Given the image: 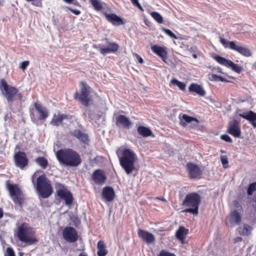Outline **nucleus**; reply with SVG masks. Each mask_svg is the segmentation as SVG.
Masks as SVG:
<instances>
[{
    "label": "nucleus",
    "mask_w": 256,
    "mask_h": 256,
    "mask_svg": "<svg viewBox=\"0 0 256 256\" xmlns=\"http://www.w3.org/2000/svg\"><path fill=\"white\" fill-rule=\"evenodd\" d=\"M122 154L120 156L118 151L116 152L120 164L127 174L132 173L135 170V163L138 158L134 152L128 148H123Z\"/></svg>",
    "instance_id": "obj_1"
},
{
    "label": "nucleus",
    "mask_w": 256,
    "mask_h": 256,
    "mask_svg": "<svg viewBox=\"0 0 256 256\" xmlns=\"http://www.w3.org/2000/svg\"><path fill=\"white\" fill-rule=\"evenodd\" d=\"M56 154L59 162L66 166H77L82 162L79 154L72 149L58 150Z\"/></svg>",
    "instance_id": "obj_2"
},
{
    "label": "nucleus",
    "mask_w": 256,
    "mask_h": 256,
    "mask_svg": "<svg viewBox=\"0 0 256 256\" xmlns=\"http://www.w3.org/2000/svg\"><path fill=\"white\" fill-rule=\"evenodd\" d=\"M38 172H35L32 176V182L36 187L39 195L46 198L49 197L52 192V188L50 181L48 179L45 174L38 176L36 178V184H35L34 178L38 176Z\"/></svg>",
    "instance_id": "obj_3"
},
{
    "label": "nucleus",
    "mask_w": 256,
    "mask_h": 256,
    "mask_svg": "<svg viewBox=\"0 0 256 256\" xmlns=\"http://www.w3.org/2000/svg\"><path fill=\"white\" fill-rule=\"evenodd\" d=\"M0 90L10 104L17 100H22V93L15 87L8 85L4 79L0 80Z\"/></svg>",
    "instance_id": "obj_4"
},
{
    "label": "nucleus",
    "mask_w": 256,
    "mask_h": 256,
    "mask_svg": "<svg viewBox=\"0 0 256 256\" xmlns=\"http://www.w3.org/2000/svg\"><path fill=\"white\" fill-rule=\"evenodd\" d=\"M14 234L18 240L28 245H31L37 242L32 229L26 223L18 226L17 230Z\"/></svg>",
    "instance_id": "obj_5"
},
{
    "label": "nucleus",
    "mask_w": 256,
    "mask_h": 256,
    "mask_svg": "<svg viewBox=\"0 0 256 256\" xmlns=\"http://www.w3.org/2000/svg\"><path fill=\"white\" fill-rule=\"evenodd\" d=\"M232 204L235 209L232 210L226 218V225L230 228H234L240 224L242 222V216L241 205L236 200H234Z\"/></svg>",
    "instance_id": "obj_6"
},
{
    "label": "nucleus",
    "mask_w": 256,
    "mask_h": 256,
    "mask_svg": "<svg viewBox=\"0 0 256 256\" xmlns=\"http://www.w3.org/2000/svg\"><path fill=\"white\" fill-rule=\"evenodd\" d=\"M200 202V197L196 192H192L186 195L183 202V205L186 206L192 207V208H188L184 212H190L194 214H198V206Z\"/></svg>",
    "instance_id": "obj_7"
},
{
    "label": "nucleus",
    "mask_w": 256,
    "mask_h": 256,
    "mask_svg": "<svg viewBox=\"0 0 256 256\" xmlns=\"http://www.w3.org/2000/svg\"><path fill=\"white\" fill-rule=\"evenodd\" d=\"M81 85L80 94L76 92L74 94V96L76 99H78L82 104L88 106L90 100V88L84 82H81Z\"/></svg>",
    "instance_id": "obj_8"
},
{
    "label": "nucleus",
    "mask_w": 256,
    "mask_h": 256,
    "mask_svg": "<svg viewBox=\"0 0 256 256\" xmlns=\"http://www.w3.org/2000/svg\"><path fill=\"white\" fill-rule=\"evenodd\" d=\"M56 188L58 196L64 200L66 205H70L73 200V197L71 192L64 185L60 183L56 184Z\"/></svg>",
    "instance_id": "obj_9"
},
{
    "label": "nucleus",
    "mask_w": 256,
    "mask_h": 256,
    "mask_svg": "<svg viewBox=\"0 0 256 256\" xmlns=\"http://www.w3.org/2000/svg\"><path fill=\"white\" fill-rule=\"evenodd\" d=\"M62 236L66 242L72 243L78 240V233L72 227L67 226L62 230Z\"/></svg>",
    "instance_id": "obj_10"
},
{
    "label": "nucleus",
    "mask_w": 256,
    "mask_h": 256,
    "mask_svg": "<svg viewBox=\"0 0 256 256\" xmlns=\"http://www.w3.org/2000/svg\"><path fill=\"white\" fill-rule=\"evenodd\" d=\"M214 60L220 64L223 65L227 68H230L234 72L240 73L242 68L238 64H234L230 60H227L219 56H216Z\"/></svg>",
    "instance_id": "obj_11"
},
{
    "label": "nucleus",
    "mask_w": 256,
    "mask_h": 256,
    "mask_svg": "<svg viewBox=\"0 0 256 256\" xmlns=\"http://www.w3.org/2000/svg\"><path fill=\"white\" fill-rule=\"evenodd\" d=\"M14 161L16 166L21 169H23L28 164L26 154L22 152H18L14 154Z\"/></svg>",
    "instance_id": "obj_12"
},
{
    "label": "nucleus",
    "mask_w": 256,
    "mask_h": 256,
    "mask_svg": "<svg viewBox=\"0 0 256 256\" xmlns=\"http://www.w3.org/2000/svg\"><path fill=\"white\" fill-rule=\"evenodd\" d=\"M230 49L238 52L240 54L248 57L252 55L250 50L246 47L238 42L232 41L230 43Z\"/></svg>",
    "instance_id": "obj_13"
},
{
    "label": "nucleus",
    "mask_w": 256,
    "mask_h": 256,
    "mask_svg": "<svg viewBox=\"0 0 256 256\" xmlns=\"http://www.w3.org/2000/svg\"><path fill=\"white\" fill-rule=\"evenodd\" d=\"M186 168L190 178L196 179L200 178L202 170L198 166L192 163H188L186 164Z\"/></svg>",
    "instance_id": "obj_14"
},
{
    "label": "nucleus",
    "mask_w": 256,
    "mask_h": 256,
    "mask_svg": "<svg viewBox=\"0 0 256 256\" xmlns=\"http://www.w3.org/2000/svg\"><path fill=\"white\" fill-rule=\"evenodd\" d=\"M6 187L9 191L10 196L14 198V202L18 200L22 195L20 188L17 184H9L7 182Z\"/></svg>",
    "instance_id": "obj_15"
},
{
    "label": "nucleus",
    "mask_w": 256,
    "mask_h": 256,
    "mask_svg": "<svg viewBox=\"0 0 256 256\" xmlns=\"http://www.w3.org/2000/svg\"><path fill=\"white\" fill-rule=\"evenodd\" d=\"M228 132L235 138L240 137L241 131L239 123L237 120H234L230 122Z\"/></svg>",
    "instance_id": "obj_16"
},
{
    "label": "nucleus",
    "mask_w": 256,
    "mask_h": 256,
    "mask_svg": "<svg viewBox=\"0 0 256 256\" xmlns=\"http://www.w3.org/2000/svg\"><path fill=\"white\" fill-rule=\"evenodd\" d=\"M151 50L154 54L160 57L164 62H166L168 54L166 48L165 46H160L154 44L151 46Z\"/></svg>",
    "instance_id": "obj_17"
},
{
    "label": "nucleus",
    "mask_w": 256,
    "mask_h": 256,
    "mask_svg": "<svg viewBox=\"0 0 256 256\" xmlns=\"http://www.w3.org/2000/svg\"><path fill=\"white\" fill-rule=\"evenodd\" d=\"M92 178L96 184H102L104 183L106 176L104 171L100 170H95L92 176Z\"/></svg>",
    "instance_id": "obj_18"
},
{
    "label": "nucleus",
    "mask_w": 256,
    "mask_h": 256,
    "mask_svg": "<svg viewBox=\"0 0 256 256\" xmlns=\"http://www.w3.org/2000/svg\"><path fill=\"white\" fill-rule=\"evenodd\" d=\"M138 234L140 238L148 244H152L155 240L154 236L147 231L138 229Z\"/></svg>",
    "instance_id": "obj_19"
},
{
    "label": "nucleus",
    "mask_w": 256,
    "mask_h": 256,
    "mask_svg": "<svg viewBox=\"0 0 256 256\" xmlns=\"http://www.w3.org/2000/svg\"><path fill=\"white\" fill-rule=\"evenodd\" d=\"M34 107L39 114L38 119L44 120L48 116V112L47 108L44 107L41 104L36 102Z\"/></svg>",
    "instance_id": "obj_20"
},
{
    "label": "nucleus",
    "mask_w": 256,
    "mask_h": 256,
    "mask_svg": "<svg viewBox=\"0 0 256 256\" xmlns=\"http://www.w3.org/2000/svg\"><path fill=\"white\" fill-rule=\"evenodd\" d=\"M239 116L248 120L254 128H256V113L250 110L248 112L240 114Z\"/></svg>",
    "instance_id": "obj_21"
},
{
    "label": "nucleus",
    "mask_w": 256,
    "mask_h": 256,
    "mask_svg": "<svg viewBox=\"0 0 256 256\" xmlns=\"http://www.w3.org/2000/svg\"><path fill=\"white\" fill-rule=\"evenodd\" d=\"M115 193L114 189L110 186L104 187L102 190V196L107 201H112L114 197Z\"/></svg>",
    "instance_id": "obj_22"
},
{
    "label": "nucleus",
    "mask_w": 256,
    "mask_h": 256,
    "mask_svg": "<svg viewBox=\"0 0 256 256\" xmlns=\"http://www.w3.org/2000/svg\"><path fill=\"white\" fill-rule=\"evenodd\" d=\"M119 46L116 42H108V46L106 48H102L100 50V52L105 55L110 52H114L118 50Z\"/></svg>",
    "instance_id": "obj_23"
},
{
    "label": "nucleus",
    "mask_w": 256,
    "mask_h": 256,
    "mask_svg": "<svg viewBox=\"0 0 256 256\" xmlns=\"http://www.w3.org/2000/svg\"><path fill=\"white\" fill-rule=\"evenodd\" d=\"M69 116L66 114H54L50 124L53 126H58L64 120L69 119Z\"/></svg>",
    "instance_id": "obj_24"
},
{
    "label": "nucleus",
    "mask_w": 256,
    "mask_h": 256,
    "mask_svg": "<svg viewBox=\"0 0 256 256\" xmlns=\"http://www.w3.org/2000/svg\"><path fill=\"white\" fill-rule=\"evenodd\" d=\"M117 124H121L125 128H129L132 125L130 120L124 115H119L116 117Z\"/></svg>",
    "instance_id": "obj_25"
},
{
    "label": "nucleus",
    "mask_w": 256,
    "mask_h": 256,
    "mask_svg": "<svg viewBox=\"0 0 256 256\" xmlns=\"http://www.w3.org/2000/svg\"><path fill=\"white\" fill-rule=\"evenodd\" d=\"M72 135L84 144H87L89 141L88 135L80 130H74L72 132Z\"/></svg>",
    "instance_id": "obj_26"
},
{
    "label": "nucleus",
    "mask_w": 256,
    "mask_h": 256,
    "mask_svg": "<svg viewBox=\"0 0 256 256\" xmlns=\"http://www.w3.org/2000/svg\"><path fill=\"white\" fill-rule=\"evenodd\" d=\"M180 120V124L183 126H186L188 124L191 122L192 121H195L198 122V120L192 116H188L186 114H182L179 116Z\"/></svg>",
    "instance_id": "obj_27"
},
{
    "label": "nucleus",
    "mask_w": 256,
    "mask_h": 256,
    "mask_svg": "<svg viewBox=\"0 0 256 256\" xmlns=\"http://www.w3.org/2000/svg\"><path fill=\"white\" fill-rule=\"evenodd\" d=\"M188 89L190 92H194L200 96H204L206 94V92L203 88L197 84H192Z\"/></svg>",
    "instance_id": "obj_28"
},
{
    "label": "nucleus",
    "mask_w": 256,
    "mask_h": 256,
    "mask_svg": "<svg viewBox=\"0 0 256 256\" xmlns=\"http://www.w3.org/2000/svg\"><path fill=\"white\" fill-rule=\"evenodd\" d=\"M106 17L107 20L113 24H120L122 23V20L115 14H106Z\"/></svg>",
    "instance_id": "obj_29"
},
{
    "label": "nucleus",
    "mask_w": 256,
    "mask_h": 256,
    "mask_svg": "<svg viewBox=\"0 0 256 256\" xmlns=\"http://www.w3.org/2000/svg\"><path fill=\"white\" fill-rule=\"evenodd\" d=\"M252 230V228L247 224H244L238 229L240 234L247 236L251 234Z\"/></svg>",
    "instance_id": "obj_30"
},
{
    "label": "nucleus",
    "mask_w": 256,
    "mask_h": 256,
    "mask_svg": "<svg viewBox=\"0 0 256 256\" xmlns=\"http://www.w3.org/2000/svg\"><path fill=\"white\" fill-rule=\"evenodd\" d=\"M138 133L144 137H147L152 134V130L148 128L139 126L138 128Z\"/></svg>",
    "instance_id": "obj_31"
},
{
    "label": "nucleus",
    "mask_w": 256,
    "mask_h": 256,
    "mask_svg": "<svg viewBox=\"0 0 256 256\" xmlns=\"http://www.w3.org/2000/svg\"><path fill=\"white\" fill-rule=\"evenodd\" d=\"M97 248L98 249L97 252L98 256H105L107 254L108 250L106 249V246L103 242L100 240L98 242Z\"/></svg>",
    "instance_id": "obj_32"
},
{
    "label": "nucleus",
    "mask_w": 256,
    "mask_h": 256,
    "mask_svg": "<svg viewBox=\"0 0 256 256\" xmlns=\"http://www.w3.org/2000/svg\"><path fill=\"white\" fill-rule=\"evenodd\" d=\"M188 234V230L184 226H180L176 232V237L180 240H182L184 238L185 236Z\"/></svg>",
    "instance_id": "obj_33"
},
{
    "label": "nucleus",
    "mask_w": 256,
    "mask_h": 256,
    "mask_svg": "<svg viewBox=\"0 0 256 256\" xmlns=\"http://www.w3.org/2000/svg\"><path fill=\"white\" fill-rule=\"evenodd\" d=\"M35 162L43 169L46 168L48 164V162L47 160L42 156H40L36 158L35 160Z\"/></svg>",
    "instance_id": "obj_34"
},
{
    "label": "nucleus",
    "mask_w": 256,
    "mask_h": 256,
    "mask_svg": "<svg viewBox=\"0 0 256 256\" xmlns=\"http://www.w3.org/2000/svg\"><path fill=\"white\" fill-rule=\"evenodd\" d=\"M208 80L210 81L214 82H228V80L224 78L218 76L215 74H208Z\"/></svg>",
    "instance_id": "obj_35"
},
{
    "label": "nucleus",
    "mask_w": 256,
    "mask_h": 256,
    "mask_svg": "<svg viewBox=\"0 0 256 256\" xmlns=\"http://www.w3.org/2000/svg\"><path fill=\"white\" fill-rule=\"evenodd\" d=\"M90 1L96 10H100L102 9V4L100 0H90Z\"/></svg>",
    "instance_id": "obj_36"
},
{
    "label": "nucleus",
    "mask_w": 256,
    "mask_h": 256,
    "mask_svg": "<svg viewBox=\"0 0 256 256\" xmlns=\"http://www.w3.org/2000/svg\"><path fill=\"white\" fill-rule=\"evenodd\" d=\"M170 83L173 84L177 86L179 88L182 90H184L186 89V85L184 83L180 82L176 78H174L171 80Z\"/></svg>",
    "instance_id": "obj_37"
},
{
    "label": "nucleus",
    "mask_w": 256,
    "mask_h": 256,
    "mask_svg": "<svg viewBox=\"0 0 256 256\" xmlns=\"http://www.w3.org/2000/svg\"><path fill=\"white\" fill-rule=\"evenodd\" d=\"M150 15L152 18L159 24L163 22V18L158 12H152Z\"/></svg>",
    "instance_id": "obj_38"
},
{
    "label": "nucleus",
    "mask_w": 256,
    "mask_h": 256,
    "mask_svg": "<svg viewBox=\"0 0 256 256\" xmlns=\"http://www.w3.org/2000/svg\"><path fill=\"white\" fill-rule=\"evenodd\" d=\"M162 30L163 32H164L167 35H168L170 37L173 38L175 40L178 39V37H177L170 30L166 29L164 27L162 28Z\"/></svg>",
    "instance_id": "obj_39"
},
{
    "label": "nucleus",
    "mask_w": 256,
    "mask_h": 256,
    "mask_svg": "<svg viewBox=\"0 0 256 256\" xmlns=\"http://www.w3.org/2000/svg\"><path fill=\"white\" fill-rule=\"evenodd\" d=\"M220 161L224 168L228 167V162L226 156L222 155L220 156Z\"/></svg>",
    "instance_id": "obj_40"
},
{
    "label": "nucleus",
    "mask_w": 256,
    "mask_h": 256,
    "mask_svg": "<svg viewBox=\"0 0 256 256\" xmlns=\"http://www.w3.org/2000/svg\"><path fill=\"white\" fill-rule=\"evenodd\" d=\"M256 190V182H253L250 184L248 188V194L250 196Z\"/></svg>",
    "instance_id": "obj_41"
},
{
    "label": "nucleus",
    "mask_w": 256,
    "mask_h": 256,
    "mask_svg": "<svg viewBox=\"0 0 256 256\" xmlns=\"http://www.w3.org/2000/svg\"><path fill=\"white\" fill-rule=\"evenodd\" d=\"M158 256H176V254L174 253L170 252L166 250H162Z\"/></svg>",
    "instance_id": "obj_42"
},
{
    "label": "nucleus",
    "mask_w": 256,
    "mask_h": 256,
    "mask_svg": "<svg viewBox=\"0 0 256 256\" xmlns=\"http://www.w3.org/2000/svg\"><path fill=\"white\" fill-rule=\"evenodd\" d=\"M220 42L222 44L225 48H230V43L232 42H227V40L226 39L222 37H220Z\"/></svg>",
    "instance_id": "obj_43"
},
{
    "label": "nucleus",
    "mask_w": 256,
    "mask_h": 256,
    "mask_svg": "<svg viewBox=\"0 0 256 256\" xmlns=\"http://www.w3.org/2000/svg\"><path fill=\"white\" fill-rule=\"evenodd\" d=\"M5 256H15L13 249L11 248H8L6 250Z\"/></svg>",
    "instance_id": "obj_44"
},
{
    "label": "nucleus",
    "mask_w": 256,
    "mask_h": 256,
    "mask_svg": "<svg viewBox=\"0 0 256 256\" xmlns=\"http://www.w3.org/2000/svg\"><path fill=\"white\" fill-rule=\"evenodd\" d=\"M220 138L226 142H232V139L227 134H222L220 136Z\"/></svg>",
    "instance_id": "obj_45"
},
{
    "label": "nucleus",
    "mask_w": 256,
    "mask_h": 256,
    "mask_svg": "<svg viewBox=\"0 0 256 256\" xmlns=\"http://www.w3.org/2000/svg\"><path fill=\"white\" fill-rule=\"evenodd\" d=\"M88 114L91 120H95L98 118V116L94 114V112L92 110H89Z\"/></svg>",
    "instance_id": "obj_46"
},
{
    "label": "nucleus",
    "mask_w": 256,
    "mask_h": 256,
    "mask_svg": "<svg viewBox=\"0 0 256 256\" xmlns=\"http://www.w3.org/2000/svg\"><path fill=\"white\" fill-rule=\"evenodd\" d=\"M28 64V61H24L21 63L20 68H22V70H24L27 68Z\"/></svg>",
    "instance_id": "obj_47"
},
{
    "label": "nucleus",
    "mask_w": 256,
    "mask_h": 256,
    "mask_svg": "<svg viewBox=\"0 0 256 256\" xmlns=\"http://www.w3.org/2000/svg\"><path fill=\"white\" fill-rule=\"evenodd\" d=\"M131 1L134 6H136L141 10H143V9L140 4H139L138 0H131Z\"/></svg>",
    "instance_id": "obj_48"
},
{
    "label": "nucleus",
    "mask_w": 256,
    "mask_h": 256,
    "mask_svg": "<svg viewBox=\"0 0 256 256\" xmlns=\"http://www.w3.org/2000/svg\"><path fill=\"white\" fill-rule=\"evenodd\" d=\"M68 8L73 14H75L76 15H79L80 13V10H74L72 8Z\"/></svg>",
    "instance_id": "obj_49"
},
{
    "label": "nucleus",
    "mask_w": 256,
    "mask_h": 256,
    "mask_svg": "<svg viewBox=\"0 0 256 256\" xmlns=\"http://www.w3.org/2000/svg\"><path fill=\"white\" fill-rule=\"evenodd\" d=\"M136 57L137 58L140 64H142L144 62L143 59L142 57H140L139 55L138 54H136Z\"/></svg>",
    "instance_id": "obj_50"
},
{
    "label": "nucleus",
    "mask_w": 256,
    "mask_h": 256,
    "mask_svg": "<svg viewBox=\"0 0 256 256\" xmlns=\"http://www.w3.org/2000/svg\"><path fill=\"white\" fill-rule=\"evenodd\" d=\"M234 243L240 242L242 241V238L240 236H237L234 238Z\"/></svg>",
    "instance_id": "obj_51"
},
{
    "label": "nucleus",
    "mask_w": 256,
    "mask_h": 256,
    "mask_svg": "<svg viewBox=\"0 0 256 256\" xmlns=\"http://www.w3.org/2000/svg\"><path fill=\"white\" fill-rule=\"evenodd\" d=\"M3 215H4V213H3L2 210V208H0V218H2V217L3 216Z\"/></svg>",
    "instance_id": "obj_52"
},
{
    "label": "nucleus",
    "mask_w": 256,
    "mask_h": 256,
    "mask_svg": "<svg viewBox=\"0 0 256 256\" xmlns=\"http://www.w3.org/2000/svg\"><path fill=\"white\" fill-rule=\"evenodd\" d=\"M31 118H32V121L36 123V122H37V120L36 118H34V114H31Z\"/></svg>",
    "instance_id": "obj_53"
},
{
    "label": "nucleus",
    "mask_w": 256,
    "mask_h": 256,
    "mask_svg": "<svg viewBox=\"0 0 256 256\" xmlns=\"http://www.w3.org/2000/svg\"><path fill=\"white\" fill-rule=\"evenodd\" d=\"M64 2L68 4L71 3L74 0H63Z\"/></svg>",
    "instance_id": "obj_54"
},
{
    "label": "nucleus",
    "mask_w": 256,
    "mask_h": 256,
    "mask_svg": "<svg viewBox=\"0 0 256 256\" xmlns=\"http://www.w3.org/2000/svg\"><path fill=\"white\" fill-rule=\"evenodd\" d=\"M78 256H88L87 254L85 253H80Z\"/></svg>",
    "instance_id": "obj_55"
},
{
    "label": "nucleus",
    "mask_w": 256,
    "mask_h": 256,
    "mask_svg": "<svg viewBox=\"0 0 256 256\" xmlns=\"http://www.w3.org/2000/svg\"><path fill=\"white\" fill-rule=\"evenodd\" d=\"M216 70L218 72H222L221 68H218Z\"/></svg>",
    "instance_id": "obj_56"
},
{
    "label": "nucleus",
    "mask_w": 256,
    "mask_h": 256,
    "mask_svg": "<svg viewBox=\"0 0 256 256\" xmlns=\"http://www.w3.org/2000/svg\"><path fill=\"white\" fill-rule=\"evenodd\" d=\"M159 200H162V201H164V202H166V200L165 198H158Z\"/></svg>",
    "instance_id": "obj_57"
},
{
    "label": "nucleus",
    "mask_w": 256,
    "mask_h": 256,
    "mask_svg": "<svg viewBox=\"0 0 256 256\" xmlns=\"http://www.w3.org/2000/svg\"><path fill=\"white\" fill-rule=\"evenodd\" d=\"M193 57L194 58H197V55L196 54H193Z\"/></svg>",
    "instance_id": "obj_58"
},
{
    "label": "nucleus",
    "mask_w": 256,
    "mask_h": 256,
    "mask_svg": "<svg viewBox=\"0 0 256 256\" xmlns=\"http://www.w3.org/2000/svg\"><path fill=\"white\" fill-rule=\"evenodd\" d=\"M74 4L77 6H80V4L78 2H74Z\"/></svg>",
    "instance_id": "obj_59"
},
{
    "label": "nucleus",
    "mask_w": 256,
    "mask_h": 256,
    "mask_svg": "<svg viewBox=\"0 0 256 256\" xmlns=\"http://www.w3.org/2000/svg\"><path fill=\"white\" fill-rule=\"evenodd\" d=\"M19 256H23V254H22V252H20V253H19Z\"/></svg>",
    "instance_id": "obj_60"
},
{
    "label": "nucleus",
    "mask_w": 256,
    "mask_h": 256,
    "mask_svg": "<svg viewBox=\"0 0 256 256\" xmlns=\"http://www.w3.org/2000/svg\"><path fill=\"white\" fill-rule=\"evenodd\" d=\"M26 0L27 2H30L33 1L34 0Z\"/></svg>",
    "instance_id": "obj_61"
},
{
    "label": "nucleus",
    "mask_w": 256,
    "mask_h": 256,
    "mask_svg": "<svg viewBox=\"0 0 256 256\" xmlns=\"http://www.w3.org/2000/svg\"><path fill=\"white\" fill-rule=\"evenodd\" d=\"M255 202H256V198H255Z\"/></svg>",
    "instance_id": "obj_62"
}]
</instances>
